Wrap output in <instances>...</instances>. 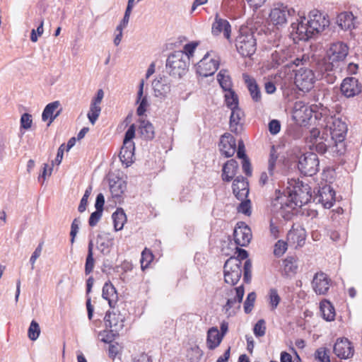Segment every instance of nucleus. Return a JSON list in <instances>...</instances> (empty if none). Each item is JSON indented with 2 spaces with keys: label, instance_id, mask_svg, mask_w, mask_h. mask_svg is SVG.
Here are the masks:
<instances>
[{
  "label": "nucleus",
  "instance_id": "f257e3e1",
  "mask_svg": "<svg viewBox=\"0 0 362 362\" xmlns=\"http://www.w3.org/2000/svg\"><path fill=\"white\" fill-rule=\"evenodd\" d=\"M288 184L286 194L276 192V197L272 201L273 212L286 220L291 218L293 209L308 204L312 198L308 185L299 180H291Z\"/></svg>",
  "mask_w": 362,
  "mask_h": 362
},
{
  "label": "nucleus",
  "instance_id": "f03ea898",
  "mask_svg": "<svg viewBox=\"0 0 362 362\" xmlns=\"http://www.w3.org/2000/svg\"><path fill=\"white\" fill-rule=\"evenodd\" d=\"M330 112L322 119L330 132L333 146L331 148L333 156L341 155L345 151L344 139L348 131L347 124L341 118L329 115Z\"/></svg>",
  "mask_w": 362,
  "mask_h": 362
},
{
  "label": "nucleus",
  "instance_id": "7ed1b4c3",
  "mask_svg": "<svg viewBox=\"0 0 362 362\" xmlns=\"http://www.w3.org/2000/svg\"><path fill=\"white\" fill-rule=\"evenodd\" d=\"M349 53V47L343 42H337L332 43L327 52L326 59L320 62L317 65L318 71L321 76L324 77L326 74L329 75V72L332 71L335 67L337 63L344 61Z\"/></svg>",
  "mask_w": 362,
  "mask_h": 362
},
{
  "label": "nucleus",
  "instance_id": "20e7f679",
  "mask_svg": "<svg viewBox=\"0 0 362 362\" xmlns=\"http://www.w3.org/2000/svg\"><path fill=\"white\" fill-rule=\"evenodd\" d=\"M329 112V110L321 103L313 104L310 106L304 103L296 102L294 105V116L303 122L310 120L313 117L321 120Z\"/></svg>",
  "mask_w": 362,
  "mask_h": 362
},
{
  "label": "nucleus",
  "instance_id": "39448f33",
  "mask_svg": "<svg viewBox=\"0 0 362 362\" xmlns=\"http://www.w3.org/2000/svg\"><path fill=\"white\" fill-rule=\"evenodd\" d=\"M244 294L245 291L243 285L224 290L223 297L226 302L223 305L222 310L228 317L235 315L240 308Z\"/></svg>",
  "mask_w": 362,
  "mask_h": 362
},
{
  "label": "nucleus",
  "instance_id": "423d86ee",
  "mask_svg": "<svg viewBox=\"0 0 362 362\" xmlns=\"http://www.w3.org/2000/svg\"><path fill=\"white\" fill-rule=\"evenodd\" d=\"M189 57L182 51L171 53L166 61V69L170 75L181 78L187 70Z\"/></svg>",
  "mask_w": 362,
  "mask_h": 362
},
{
  "label": "nucleus",
  "instance_id": "0eeeda50",
  "mask_svg": "<svg viewBox=\"0 0 362 362\" xmlns=\"http://www.w3.org/2000/svg\"><path fill=\"white\" fill-rule=\"evenodd\" d=\"M238 52L244 57L252 56L256 51V40L247 28H241L235 39Z\"/></svg>",
  "mask_w": 362,
  "mask_h": 362
},
{
  "label": "nucleus",
  "instance_id": "6e6552de",
  "mask_svg": "<svg viewBox=\"0 0 362 362\" xmlns=\"http://www.w3.org/2000/svg\"><path fill=\"white\" fill-rule=\"evenodd\" d=\"M136 127L132 124L125 132L123 145L119 152V158L123 164L127 167L133 163L134 156V143L132 141L135 136Z\"/></svg>",
  "mask_w": 362,
  "mask_h": 362
},
{
  "label": "nucleus",
  "instance_id": "1a4fd4ad",
  "mask_svg": "<svg viewBox=\"0 0 362 362\" xmlns=\"http://www.w3.org/2000/svg\"><path fill=\"white\" fill-rule=\"evenodd\" d=\"M220 58L212 51L208 52L198 62L197 73L203 77L213 75L218 69Z\"/></svg>",
  "mask_w": 362,
  "mask_h": 362
},
{
  "label": "nucleus",
  "instance_id": "9d476101",
  "mask_svg": "<svg viewBox=\"0 0 362 362\" xmlns=\"http://www.w3.org/2000/svg\"><path fill=\"white\" fill-rule=\"evenodd\" d=\"M242 262L237 257H230L224 264V280L231 285L236 284L242 275Z\"/></svg>",
  "mask_w": 362,
  "mask_h": 362
},
{
  "label": "nucleus",
  "instance_id": "9b49d317",
  "mask_svg": "<svg viewBox=\"0 0 362 362\" xmlns=\"http://www.w3.org/2000/svg\"><path fill=\"white\" fill-rule=\"evenodd\" d=\"M319 164L317 154L308 152L299 158L298 168L303 175L312 176L318 171Z\"/></svg>",
  "mask_w": 362,
  "mask_h": 362
},
{
  "label": "nucleus",
  "instance_id": "f8f14e48",
  "mask_svg": "<svg viewBox=\"0 0 362 362\" xmlns=\"http://www.w3.org/2000/svg\"><path fill=\"white\" fill-rule=\"evenodd\" d=\"M315 79L313 71L306 68H300L295 75V83L303 92L309 91L313 87Z\"/></svg>",
  "mask_w": 362,
  "mask_h": 362
},
{
  "label": "nucleus",
  "instance_id": "ddd939ff",
  "mask_svg": "<svg viewBox=\"0 0 362 362\" xmlns=\"http://www.w3.org/2000/svg\"><path fill=\"white\" fill-rule=\"evenodd\" d=\"M293 13L294 11L292 8L290 9L283 4H278L271 10L269 19L274 25H282L286 23L288 17Z\"/></svg>",
  "mask_w": 362,
  "mask_h": 362
},
{
  "label": "nucleus",
  "instance_id": "4468645a",
  "mask_svg": "<svg viewBox=\"0 0 362 362\" xmlns=\"http://www.w3.org/2000/svg\"><path fill=\"white\" fill-rule=\"evenodd\" d=\"M235 243L241 247L247 246L252 239V231L250 227L244 222L236 224L233 232Z\"/></svg>",
  "mask_w": 362,
  "mask_h": 362
},
{
  "label": "nucleus",
  "instance_id": "2eb2a0df",
  "mask_svg": "<svg viewBox=\"0 0 362 362\" xmlns=\"http://www.w3.org/2000/svg\"><path fill=\"white\" fill-rule=\"evenodd\" d=\"M331 282V279L325 273L320 272L313 276L312 288L317 295H326L329 289Z\"/></svg>",
  "mask_w": 362,
  "mask_h": 362
},
{
  "label": "nucleus",
  "instance_id": "dca6fc26",
  "mask_svg": "<svg viewBox=\"0 0 362 362\" xmlns=\"http://www.w3.org/2000/svg\"><path fill=\"white\" fill-rule=\"evenodd\" d=\"M309 18L307 21L313 35L323 31L329 24V20L317 11L311 12Z\"/></svg>",
  "mask_w": 362,
  "mask_h": 362
},
{
  "label": "nucleus",
  "instance_id": "f3484780",
  "mask_svg": "<svg viewBox=\"0 0 362 362\" xmlns=\"http://www.w3.org/2000/svg\"><path fill=\"white\" fill-rule=\"evenodd\" d=\"M155 96L161 99L165 98L171 91V83L168 77L160 76L152 83Z\"/></svg>",
  "mask_w": 362,
  "mask_h": 362
},
{
  "label": "nucleus",
  "instance_id": "a211bd4d",
  "mask_svg": "<svg viewBox=\"0 0 362 362\" xmlns=\"http://www.w3.org/2000/svg\"><path fill=\"white\" fill-rule=\"evenodd\" d=\"M291 28V32H295L298 35L300 40L305 41L313 36L305 16H300L299 18L297 19V22L292 23Z\"/></svg>",
  "mask_w": 362,
  "mask_h": 362
},
{
  "label": "nucleus",
  "instance_id": "6ab92c4d",
  "mask_svg": "<svg viewBox=\"0 0 362 362\" xmlns=\"http://www.w3.org/2000/svg\"><path fill=\"white\" fill-rule=\"evenodd\" d=\"M315 199L325 208L330 209L335 201V192L330 185H325L319 189Z\"/></svg>",
  "mask_w": 362,
  "mask_h": 362
},
{
  "label": "nucleus",
  "instance_id": "aec40b11",
  "mask_svg": "<svg viewBox=\"0 0 362 362\" xmlns=\"http://www.w3.org/2000/svg\"><path fill=\"white\" fill-rule=\"evenodd\" d=\"M341 91L346 98L354 97L361 92V86L356 78L348 77L343 80Z\"/></svg>",
  "mask_w": 362,
  "mask_h": 362
},
{
  "label": "nucleus",
  "instance_id": "412c9836",
  "mask_svg": "<svg viewBox=\"0 0 362 362\" xmlns=\"http://www.w3.org/2000/svg\"><path fill=\"white\" fill-rule=\"evenodd\" d=\"M333 349L336 356L340 358L346 359L354 355V348L346 338L338 339Z\"/></svg>",
  "mask_w": 362,
  "mask_h": 362
},
{
  "label": "nucleus",
  "instance_id": "4be33fe9",
  "mask_svg": "<svg viewBox=\"0 0 362 362\" xmlns=\"http://www.w3.org/2000/svg\"><path fill=\"white\" fill-rule=\"evenodd\" d=\"M211 33L214 36H218L221 33H223L226 39L230 40L231 26L227 20L220 18L218 15L216 14L214 22L212 24Z\"/></svg>",
  "mask_w": 362,
  "mask_h": 362
},
{
  "label": "nucleus",
  "instance_id": "5701e85b",
  "mask_svg": "<svg viewBox=\"0 0 362 362\" xmlns=\"http://www.w3.org/2000/svg\"><path fill=\"white\" fill-rule=\"evenodd\" d=\"M220 151L226 158L231 157L236 151V143L235 138L228 133L224 134L220 140Z\"/></svg>",
  "mask_w": 362,
  "mask_h": 362
},
{
  "label": "nucleus",
  "instance_id": "b1692460",
  "mask_svg": "<svg viewBox=\"0 0 362 362\" xmlns=\"http://www.w3.org/2000/svg\"><path fill=\"white\" fill-rule=\"evenodd\" d=\"M104 320L106 327L113 329V332H119L124 327V317L119 313L107 312Z\"/></svg>",
  "mask_w": 362,
  "mask_h": 362
},
{
  "label": "nucleus",
  "instance_id": "393cba45",
  "mask_svg": "<svg viewBox=\"0 0 362 362\" xmlns=\"http://www.w3.org/2000/svg\"><path fill=\"white\" fill-rule=\"evenodd\" d=\"M233 192L236 198L239 200H243L247 198L249 189L248 183L246 179L242 176L237 177L233 182Z\"/></svg>",
  "mask_w": 362,
  "mask_h": 362
},
{
  "label": "nucleus",
  "instance_id": "a878e982",
  "mask_svg": "<svg viewBox=\"0 0 362 362\" xmlns=\"http://www.w3.org/2000/svg\"><path fill=\"white\" fill-rule=\"evenodd\" d=\"M243 78L247 86L252 100L256 103L260 102L262 99L261 92L255 79L247 74H243Z\"/></svg>",
  "mask_w": 362,
  "mask_h": 362
},
{
  "label": "nucleus",
  "instance_id": "bb28decb",
  "mask_svg": "<svg viewBox=\"0 0 362 362\" xmlns=\"http://www.w3.org/2000/svg\"><path fill=\"white\" fill-rule=\"evenodd\" d=\"M60 105L59 101H54L49 103L45 107L42 114V119L43 121L49 120L48 126L54 120V119L60 114L61 110H57Z\"/></svg>",
  "mask_w": 362,
  "mask_h": 362
},
{
  "label": "nucleus",
  "instance_id": "cd10ccee",
  "mask_svg": "<svg viewBox=\"0 0 362 362\" xmlns=\"http://www.w3.org/2000/svg\"><path fill=\"white\" fill-rule=\"evenodd\" d=\"M337 23L342 30H351L355 28V17L351 12H343L338 15Z\"/></svg>",
  "mask_w": 362,
  "mask_h": 362
},
{
  "label": "nucleus",
  "instance_id": "c85d7f7f",
  "mask_svg": "<svg viewBox=\"0 0 362 362\" xmlns=\"http://www.w3.org/2000/svg\"><path fill=\"white\" fill-rule=\"evenodd\" d=\"M103 298L108 301L110 308H115L118 300V295L114 286L110 283H105L103 288Z\"/></svg>",
  "mask_w": 362,
  "mask_h": 362
},
{
  "label": "nucleus",
  "instance_id": "c756f323",
  "mask_svg": "<svg viewBox=\"0 0 362 362\" xmlns=\"http://www.w3.org/2000/svg\"><path fill=\"white\" fill-rule=\"evenodd\" d=\"M144 81L141 80L139 83L136 99V103L139 104V106L136 110V113L139 116L143 115L146 111L147 107L148 106L147 96L144 95Z\"/></svg>",
  "mask_w": 362,
  "mask_h": 362
},
{
  "label": "nucleus",
  "instance_id": "7c9ffc66",
  "mask_svg": "<svg viewBox=\"0 0 362 362\" xmlns=\"http://www.w3.org/2000/svg\"><path fill=\"white\" fill-rule=\"evenodd\" d=\"M238 164L234 159L228 160L223 167L222 179L224 181L230 182L235 175Z\"/></svg>",
  "mask_w": 362,
  "mask_h": 362
},
{
  "label": "nucleus",
  "instance_id": "2f4dec72",
  "mask_svg": "<svg viewBox=\"0 0 362 362\" xmlns=\"http://www.w3.org/2000/svg\"><path fill=\"white\" fill-rule=\"evenodd\" d=\"M230 110V129L231 132L238 133L239 131V124L244 117V112L239 106L235 108H231Z\"/></svg>",
  "mask_w": 362,
  "mask_h": 362
},
{
  "label": "nucleus",
  "instance_id": "473e14b6",
  "mask_svg": "<svg viewBox=\"0 0 362 362\" xmlns=\"http://www.w3.org/2000/svg\"><path fill=\"white\" fill-rule=\"evenodd\" d=\"M223 335H221L216 327H211L207 332L206 344L209 349H214L221 342L223 339Z\"/></svg>",
  "mask_w": 362,
  "mask_h": 362
},
{
  "label": "nucleus",
  "instance_id": "72a5a7b5",
  "mask_svg": "<svg viewBox=\"0 0 362 362\" xmlns=\"http://www.w3.org/2000/svg\"><path fill=\"white\" fill-rule=\"evenodd\" d=\"M139 131L142 138L146 140H151L154 138L155 132L153 124L146 120H141Z\"/></svg>",
  "mask_w": 362,
  "mask_h": 362
},
{
  "label": "nucleus",
  "instance_id": "f704fd0d",
  "mask_svg": "<svg viewBox=\"0 0 362 362\" xmlns=\"http://www.w3.org/2000/svg\"><path fill=\"white\" fill-rule=\"evenodd\" d=\"M320 311L322 317L327 321H332L334 320L335 310L331 303L327 300L321 301L320 305Z\"/></svg>",
  "mask_w": 362,
  "mask_h": 362
},
{
  "label": "nucleus",
  "instance_id": "c9c22d12",
  "mask_svg": "<svg viewBox=\"0 0 362 362\" xmlns=\"http://www.w3.org/2000/svg\"><path fill=\"white\" fill-rule=\"evenodd\" d=\"M277 156L271 152L270 157L268 160V173L270 176L271 180L276 179L279 174H281L279 165L277 163Z\"/></svg>",
  "mask_w": 362,
  "mask_h": 362
},
{
  "label": "nucleus",
  "instance_id": "e433bc0d",
  "mask_svg": "<svg viewBox=\"0 0 362 362\" xmlns=\"http://www.w3.org/2000/svg\"><path fill=\"white\" fill-rule=\"evenodd\" d=\"M298 269V266L294 261L293 258L289 257L286 258L283 262V270H282V274L287 277L291 278L295 274H296Z\"/></svg>",
  "mask_w": 362,
  "mask_h": 362
},
{
  "label": "nucleus",
  "instance_id": "4c0bfd02",
  "mask_svg": "<svg viewBox=\"0 0 362 362\" xmlns=\"http://www.w3.org/2000/svg\"><path fill=\"white\" fill-rule=\"evenodd\" d=\"M112 218L114 222L115 230L116 231L122 230L127 221V216L124 210L122 209H117L112 214Z\"/></svg>",
  "mask_w": 362,
  "mask_h": 362
},
{
  "label": "nucleus",
  "instance_id": "58836bf2",
  "mask_svg": "<svg viewBox=\"0 0 362 362\" xmlns=\"http://www.w3.org/2000/svg\"><path fill=\"white\" fill-rule=\"evenodd\" d=\"M217 81L220 84L223 91L232 90L233 83L231 81L230 76H229L228 71L221 69L217 74Z\"/></svg>",
  "mask_w": 362,
  "mask_h": 362
},
{
  "label": "nucleus",
  "instance_id": "ea45409f",
  "mask_svg": "<svg viewBox=\"0 0 362 362\" xmlns=\"http://www.w3.org/2000/svg\"><path fill=\"white\" fill-rule=\"evenodd\" d=\"M305 238V231L302 228H293L288 233V240H292L293 243L297 242L298 245L300 246L302 242L304 241Z\"/></svg>",
  "mask_w": 362,
  "mask_h": 362
},
{
  "label": "nucleus",
  "instance_id": "a19ab883",
  "mask_svg": "<svg viewBox=\"0 0 362 362\" xmlns=\"http://www.w3.org/2000/svg\"><path fill=\"white\" fill-rule=\"evenodd\" d=\"M105 236L103 238V235H98V249L103 254L107 255L110 252V247L112 245V238L110 234H105Z\"/></svg>",
  "mask_w": 362,
  "mask_h": 362
},
{
  "label": "nucleus",
  "instance_id": "79ce46f5",
  "mask_svg": "<svg viewBox=\"0 0 362 362\" xmlns=\"http://www.w3.org/2000/svg\"><path fill=\"white\" fill-rule=\"evenodd\" d=\"M224 98L226 106L231 109L239 106L238 96L233 89L224 91Z\"/></svg>",
  "mask_w": 362,
  "mask_h": 362
},
{
  "label": "nucleus",
  "instance_id": "37998d69",
  "mask_svg": "<svg viewBox=\"0 0 362 362\" xmlns=\"http://www.w3.org/2000/svg\"><path fill=\"white\" fill-rule=\"evenodd\" d=\"M272 57L277 64L280 65L285 63L288 58L291 57L289 49L275 50Z\"/></svg>",
  "mask_w": 362,
  "mask_h": 362
},
{
  "label": "nucleus",
  "instance_id": "c03bdc74",
  "mask_svg": "<svg viewBox=\"0 0 362 362\" xmlns=\"http://www.w3.org/2000/svg\"><path fill=\"white\" fill-rule=\"evenodd\" d=\"M126 189V185L122 180H118L112 184H110V189L112 197H119L124 193Z\"/></svg>",
  "mask_w": 362,
  "mask_h": 362
},
{
  "label": "nucleus",
  "instance_id": "a18cd8bd",
  "mask_svg": "<svg viewBox=\"0 0 362 362\" xmlns=\"http://www.w3.org/2000/svg\"><path fill=\"white\" fill-rule=\"evenodd\" d=\"M268 300L272 310H274L281 301V297L276 288H271L269 291Z\"/></svg>",
  "mask_w": 362,
  "mask_h": 362
},
{
  "label": "nucleus",
  "instance_id": "49530a36",
  "mask_svg": "<svg viewBox=\"0 0 362 362\" xmlns=\"http://www.w3.org/2000/svg\"><path fill=\"white\" fill-rule=\"evenodd\" d=\"M40 334V328L39 324L35 320H33L28 330V338L32 341H35L39 337Z\"/></svg>",
  "mask_w": 362,
  "mask_h": 362
},
{
  "label": "nucleus",
  "instance_id": "de8ad7c7",
  "mask_svg": "<svg viewBox=\"0 0 362 362\" xmlns=\"http://www.w3.org/2000/svg\"><path fill=\"white\" fill-rule=\"evenodd\" d=\"M101 112L100 105H96L90 103V110L88 112V118L92 124H94L97 121Z\"/></svg>",
  "mask_w": 362,
  "mask_h": 362
},
{
  "label": "nucleus",
  "instance_id": "09e8293b",
  "mask_svg": "<svg viewBox=\"0 0 362 362\" xmlns=\"http://www.w3.org/2000/svg\"><path fill=\"white\" fill-rule=\"evenodd\" d=\"M153 256L150 250L145 248L141 252V267L143 270L148 267V264L153 260Z\"/></svg>",
  "mask_w": 362,
  "mask_h": 362
},
{
  "label": "nucleus",
  "instance_id": "8fccbe9b",
  "mask_svg": "<svg viewBox=\"0 0 362 362\" xmlns=\"http://www.w3.org/2000/svg\"><path fill=\"white\" fill-rule=\"evenodd\" d=\"M315 358L320 362H330L329 350L325 347H320L315 351Z\"/></svg>",
  "mask_w": 362,
  "mask_h": 362
},
{
  "label": "nucleus",
  "instance_id": "3c124183",
  "mask_svg": "<svg viewBox=\"0 0 362 362\" xmlns=\"http://www.w3.org/2000/svg\"><path fill=\"white\" fill-rule=\"evenodd\" d=\"M256 299V293L251 292L248 293L245 302H244V311L245 313H250L253 307Z\"/></svg>",
  "mask_w": 362,
  "mask_h": 362
},
{
  "label": "nucleus",
  "instance_id": "603ef678",
  "mask_svg": "<svg viewBox=\"0 0 362 362\" xmlns=\"http://www.w3.org/2000/svg\"><path fill=\"white\" fill-rule=\"evenodd\" d=\"M118 332H113V329L110 330H104L99 334V337H100V340L105 343H111L115 338L116 336L118 335Z\"/></svg>",
  "mask_w": 362,
  "mask_h": 362
},
{
  "label": "nucleus",
  "instance_id": "864d4df0",
  "mask_svg": "<svg viewBox=\"0 0 362 362\" xmlns=\"http://www.w3.org/2000/svg\"><path fill=\"white\" fill-rule=\"evenodd\" d=\"M253 332L256 337H263L266 332L265 321L262 319L258 320L255 325Z\"/></svg>",
  "mask_w": 362,
  "mask_h": 362
},
{
  "label": "nucleus",
  "instance_id": "5fc2aeb1",
  "mask_svg": "<svg viewBox=\"0 0 362 362\" xmlns=\"http://www.w3.org/2000/svg\"><path fill=\"white\" fill-rule=\"evenodd\" d=\"M91 192H92V187L90 186L88 187L86 189L85 193H84L82 199H81V202H80V204H79V206L78 208V210L79 212L82 213V212L85 211V210L86 209V206L88 204V199L89 196L90 195Z\"/></svg>",
  "mask_w": 362,
  "mask_h": 362
},
{
  "label": "nucleus",
  "instance_id": "6e6d98bb",
  "mask_svg": "<svg viewBox=\"0 0 362 362\" xmlns=\"http://www.w3.org/2000/svg\"><path fill=\"white\" fill-rule=\"evenodd\" d=\"M313 145L315 146L316 151L320 153H324L327 150H329L332 152V149L330 147L333 146V144H327L325 142L323 141V139L314 142Z\"/></svg>",
  "mask_w": 362,
  "mask_h": 362
},
{
  "label": "nucleus",
  "instance_id": "4d7b16f0",
  "mask_svg": "<svg viewBox=\"0 0 362 362\" xmlns=\"http://www.w3.org/2000/svg\"><path fill=\"white\" fill-rule=\"evenodd\" d=\"M81 223V221L79 218H76L74 219L71 226V243H74L75 241V238L79 229V225Z\"/></svg>",
  "mask_w": 362,
  "mask_h": 362
},
{
  "label": "nucleus",
  "instance_id": "13d9d810",
  "mask_svg": "<svg viewBox=\"0 0 362 362\" xmlns=\"http://www.w3.org/2000/svg\"><path fill=\"white\" fill-rule=\"evenodd\" d=\"M287 244L286 242L282 240H279L274 246V253L276 256L280 257L284 255V253L287 250L286 247Z\"/></svg>",
  "mask_w": 362,
  "mask_h": 362
},
{
  "label": "nucleus",
  "instance_id": "bf43d9fd",
  "mask_svg": "<svg viewBox=\"0 0 362 362\" xmlns=\"http://www.w3.org/2000/svg\"><path fill=\"white\" fill-rule=\"evenodd\" d=\"M33 123L32 116L28 113H24L21 117V127L28 129L31 127Z\"/></svg>",
  "mask_w": 362,
  "mask_h": 362
},
{
  "label": "nucleus",
  "instance_id": "052dcab7",
  "mask_svg": "<svg viewBox=\"0 0 362 362\" xmlns=\"http://www.w3.org/2000/svg\"><path fill=\"white\" fill-rule=\"evenodd\" d=\"M238 211L245 215L250 216L251 214L250 200L243 201L238 206Z\"/></svg>",
  "mask_w": 362,
  "mask_h": 362
},
{
  "label": "nucleus",
  "instance_id": "680f3d73",
  "mask_svg": "<svg viewBox=\"0 0 362 362\" xmlns=\"http://www.w3.org/2000/svg\"><path fill=\"white\" fill-rule=\"evenodd\" d=\"M94 265L95 261L93 259V255L88 254L85 264V273L86 275L93 272Z\"/></svg>",
  "mask_w": 362,
  "mask_h": 362
},
{
  "label": "nucleus",
  "instance_id": "e2e57ef3",
  "mask_svg": "<svg viewBox=\"0 0 362 362\" xmlns=\"http://www.w3.org/2000/svg\"><path fill=\"white\" fill-rule=\"evenodd\" d=\"M281 130L280 122L277 119H272L269 123V131L271 134L275 135Z\"/></svg>",
  "mask_w": 362,
  "mask_h": 362
},
{
  "label": "nucleus",
  "instance_id": "0e129e2a",
  "mask_svg": "<svg viewBox=\"0 0 362 362\" xmlns=\"http://www.w3.org/2000/svg\"><path fill=\"white\" fill-rule=\"evenodd\" d=\"M102 214L103 211L98 210H95V211L93 212L89 218V225L92 227L96 226V224L98 223V221L102 217Z\"/></svg>",
  "mask_w": 362,
  "mask_h": 362
},
{
  "label": "nucleus",
  "instance_id": "69168bd1",
  "mask_svg": "<svg viewBox=\"0 0 362 362\" xmlns=\"http://www.w3.org/2000/svg\"><path fill=\"white\" fill-rule=\"evenodd\" d=\"M197 42H191L186 44L184 46V50L182 51L185 54H187V56L189 58L190 56H192L197 46Z\"/></svg>",
  "mask_w": 362,
  "mask_h": 362
},
{
  "label": "nucleus",
  "instance_id": "338daca9",
  "mask_svg": "<svg viewBox=\"0 0 362 362\" xmlns=\"http://www.w3.org/2000/svg\"><path fill=\"white\" fill-rule=\"evenodd\" d=\"M42 252V245H39L35 251L33 252V255L30 257V262L32 265V269H34L35 263L37 260V259L40 256Z\"/></svg>",
  "mask_w": 362,
  "mask_h": 362
},
{
  "label": "nucleus",
  "instance_id": "774afa93",
  "mask_svg": "<svg viewBox=\"0 0 362 362\" xmlns=\"http://www.w3.org/2000/svg\"><path fill=\"white\" fill-rule=\"evenodd\" d=\"M105 204V198L103 194L100 193L97 195L95 207L96 210L103 211V206Z\"/></svg>",
  "mask_w": 362,
  "mask_h": 362
}]
</instances>
